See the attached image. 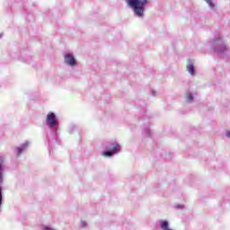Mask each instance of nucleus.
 Returning a JSON list of instances; mask_svg holds the SVG:
<instances>
[{"mask_svg":"<svg viewBox=\"0 0 230 230\" xmlns=\"http://www.w3.org/2000/svg\"><path fill=\"white\" fill-rule=\"evenodd\" d=\"M2 204H3V191H2V189L0 187V208H1Z\"/></svg>","mask_w":230,"mask_h":230,"instance_id":"6","label":"nucleus"},{"mask_svg":"<svg viewBox=\"0 0 230 230\" xmlns=\"http://www.w3.org/2000/svg\"><path fill=\"white\" fill-rule=\"evenodd\" d=\"M110 150L111 151L103 152L102 155H105L106 157H111V155H114V154H116L117 152H119V145L116 143L113 144V146L110 148Z\"/></svg>","mask_w":230,"mask_h":230,"instance_id":"3","label":"nucleus"},{"mask_svg":"<svg viewBox=\"0 0 230 230\" xmlns=\"http://www.w3.org/2000/svg\"><path fill=\"white\" fill-rule=\"evenodd\" d=\"M17 152H18V155H21V154H22V148L18 147Z\"/></svg>","mask_w":230,"mask_h":230,"instance_id":"9","label":"nucleus"},{"mask_svg":"<svg viewBox=\"0 0 230 230\" xmlns=\"http://www.w3.org/2000/svg\"><path fill=\"white\" fill-rule=\"evenodd\" d=\"M208 4L210 6V8H215V4L211 0H207Z\"/></svg>","mask_w":230,"mask_h":230,"instance_id":"7","label":"nucleus"},{"mask_svg":"<svg viewBox=\"0 0 230 230\" xmlns=\"http://www.w3.org/2000/svg\"><path fill=\"white\" fill-rule=\"evenodd\" d=\"M187 100H189L190 102H191V100H193V95H191V93H189L187 95Z\"/></svg>","mask_w":230,"mask_h":230,"instance_id":"8","label":"nucleus"},{"mask_svg":"<svg viewBox=\"0 0 230 230\" xmlns=\"http://www.w3.org/2000/svg\"><path fill=\"white\" fill-rule=\"evenodd\" d=\"M65 62L66 64H68V66H76V60L71 54L65 55Z\"/></svg>","mask_w":230,"mask_h":230,"instance_id":"4","label":"nucleus"},{"mask_svg":"<svg viewBox=\"0 0 230 230\" xmlns=\"http://www.w3.org/2000/svg\"><path fill=\"white\" fill-rule=\"evenodd\" d=\"M128 6L134 11L135 15L143 17L145 13V6L148 4V0H126Z\"/></svg>","mask_w":230,"mask_h":230,"instance_id":"1","label":"nucleus"},{"mask_svg":"<svg viewBox=\"0 0 230 230\" xmlns=\"http://www.w3.org/2000/svg\"><path fill=\"white\" fill-rule=\"evenodd\" d=\"M47 122L50 128H53L57 125V117L55 113H49L47 115Z\"/></svg>","mask_w":230,"mask_h":230,"instance_id":"2","label":"nucleus"},{"mask_svg":"<svg viewBox=\"0 0 230 230\" xmlns=\"http://www.w3.org/2000/svg\"><path fill=\"white\" fill-rule=\"evenodd\" d=\"M187 69L189 73H190L191 75H195V66H193V65L191 64L188 65Z\"/></svg>","mask_w":230,"mask_h":230,"instance_id":"5","label":"nucleus"},{"mask_svg":"<svg viewBox=\"0 0 230 230\" xmlns=\"http://www.w3.org/2000/svg\"><path fill=\"white\" fill-rule=\"evenodd\" d=\"M226 136L230 137V131L226 133Z\"/></svg>","mask_w":230,"mask_h":230,"instance_id":"10","label":"nucleus"}]
</instances>
